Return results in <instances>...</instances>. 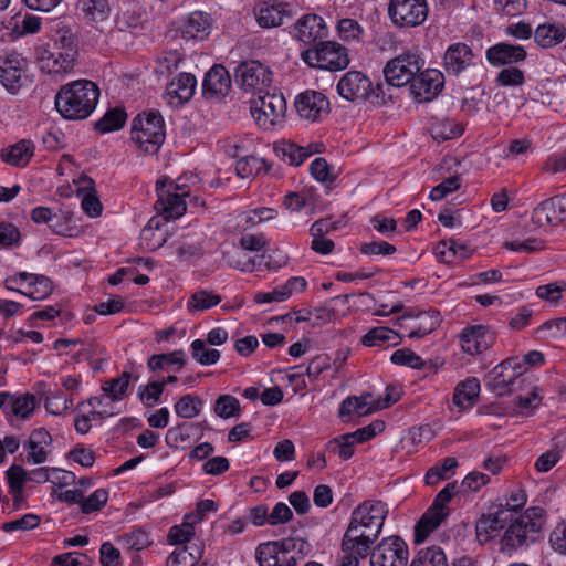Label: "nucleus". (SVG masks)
Returning <instances> with one entry per match:
<instances>
[{
	"label": "nucleus",
	"mask_w": 566,
	"mask_h": 566,
	"mask_svg": "<svg viewBox=\"0 0 566 566\" xmlns=\"http://www.w3.org/2000/svg\"><path fill=\"white\" fill-rule=\"evenodd\" d=\"M99 90L88 80H77L62 86L55 96V108L62 117L84 119L95 109Z\"/></svg>",
	"instance_id": "obj_1"
},
{
	"label": "nucleus",
	"mask_w": 566,
	"mask_h": 566,
	"mask_svg": "<svg viewBox=\"0 0 566 566\" xmlns=\"http://www.w3.org/2000/svg\"><path fill=\"white\" fill-rule=\"evenodd\" d=\"M197 182L193 175H184L176 180L164 177L156 182V209L166 219H177L186 212L185 198L191 193V187Z\"/></svg>",
	"instance_id": "obj_2"
},
{
	"label": "nucleus",
	"mask_w": 566,
	"mask_h": 566,
	"mask_svg": "<svg viewBox=\"0 0 566 566\" xmlns=\"http://www.w3.org/2000/svg\"><path fill=\"white\" fill-rule=\"evenodd\" d=\"M337 93L346 101H368L374 105H384L390 98L382 84L373 86L370 78L359 71H348L338 81Z\"/></svg>",
	"instance_id": "obj_3"
},
{
	"label": "nucleus",
	"mask_w": 566,
	"mask_h": 566,
	"mask_svg": "<svg viewBox=\"0 0 566 566\" xmlns=\"http://www.w3.org/2000/svg\"><path fill=\"white\" fill-rule=\"evenodd\" d=\"M132 140L146 154H156L165 140V123L158 111L138 114L132 123Z\"/></svg>",
	"instance_id": "obj_4"
},
{
	"label": "nucleus",
	"mask_w": 566,
	"mask_h": 566,
	"mask_svg": "<svg viewBox=\"0 0 566 566\" xmlns=\"http://www.w3.org/2000/svg\"><path fill=\"white\" fill-rule=\"evenodd\" d=\"M457 491V482H450L436 495L432 504L415 526V541L417 543L423 542L449 516L448 504Z\"/></svg>",
	"instance_id": "obj_5"
},
{
	"label": "nucleus",
	"mask_w": 566,
	"mask_h": 566,
	"mask_svg": "<svg viewBox=\"0 0 566 566\" xmlns=\"http://www.w3.org/2000/svg\"><path fill=\"white\" fill-rule=\"evenodd\" d=\"M303 61L311 67L340 71L348 66L347 49L337 42L321 41L302 52Z\"/></svg>",
	"instance_id": "obj_6"
},
{
	"label": "nucleus",
	"mask_w": 566,
	"mask_h": 566,
	"mask_svg": "<svg viewBox=\"0 0 566 566\" xmlns=\"http://www.w3.org/2000/svg\"><path fill=\"white\" fill-rule=\"evenodd\" d=\"M423 66L424 60L418 53L409 51L387 62L384 76L389 86L410 85Z\"/></svg>",
	"instance_id": "obj_7"
},
{
	"label": "nucleus",
	"mask_w": 566,
	"mask_h": 566,
	"mask_svg": "<svg viewBox=\"0 0 566 566\" xmlns=\"http://www.w3.org/2000/svg\"><path fill=\"white\" fill-rule=\"evenodd\" d=\"M251 114L255 123L264 130L282 123L286 112V101L282 94L266 92L251 103Z\"/></svg>",
	"instance_id": "obj_8"
},
{
	"label": "nucleus",
	"mask_w": 566,
	"mask_h": 566,
	"mask_svg": "<svg viewBox=\"0 0 566 566\" xmlns=\"http://www.w3.org/2000/svg\"><path fill=\"white\" fill-rule=\"evenodd\" d=\"M387 514L386 504L381 501H365L353 511L348 526L378 538Z\"/></svg>",
	"instance_id": "obj_9"
},
{
	"label": "nucleus",
	"mask_w": 566,
	"mask_h": 566,
	"mask_svg": "<svg viewBox=\"0 0 566 566\" xmlns=\"http://www.w3.org/2000/svg\"><path fill=\"white\" fill-rule=\"evenodd\" d=\"M427 0H389L388 17L397 28H416L428 18Z\"/></svg>",
	"instance_id": "obj_10"
},
{
	"label": "nucleus",
	"mask_w": 566,
	"mask_h": 566,
	"mask_svg": "<svg viewBox=\"0 0 566 566\" xmlns=\"http://www.w3.org/2000/svg\"><path fill=\"white\" fill-rule=\"evenodd\" d=\"M235 81L244 92L256 94L259 97L269 92L272 72L259 61H248L237 67Z\"/></svg>",
	"instance_id": "obj_11"
},
{
	"label": "nucleus",
	"mask_w": 566,
	"mask_h": 566,
	"mask_svg": "<svg viewBox=\"0 0 566 566\" xmlns=\"http://www.w3.org/2000/svg\"><path fill=\"white\" fill-rule=\"evenodd\" d=\"M376 539L371 534L348 526L340 545V566H359L360 560L371 554L370 548Z\"/></svg>",
	"instance_id": "obj_12"
},
{
	"label": "nucleus",
	"mask_w": 566,
	"mask_h": 566,
	"mask_svg": "<svg viewBox=\"0 0 566 566\" xmlns=\"http://www.w3.org/2000/svg\"><path fill=\"white\" fill-rule=\"evenodd\" d=\"M408 546L399 536L382 538L371 551L370 566H407Z\"/></svg>",
	"instance_id": "obj_13"
},
{
	"label": "nucleus",
	"mask_w": 566,
	"mask_h": 566,
	"mask_svg": "<svg viewBox=\"0 0 566 566\" xmlns=\"http://www.w3.org/2000/svg\"><path fill=\"white\" fill-rule=\"evenodd\" d=\"M444 87V75L436 69L420 71L409 86L412 98L418 103L433 101Z\"/></svg>",
	"instance_id": "obj_14"
},
{
	"label": "nucleus",
	"mask_w": 566,
	"mask_h": 566,
	"mask_svg": "<svg viewBox=\"0 0 566 566\" xmlns=\"http://www.w3.org/2000/svg\"><path fill=\"white\" fill-rule=\"evenodd\" d=\"M521 375L522 369L516 360L505 359L489 373L485 385L497 396H504L512 391L515 380Z\"/></svg>",
	"instance_id": "obj_15"
},
{
	"label": "nucleus",
	"mask_w": 566,
	"mask_h": 566,
	"mask_svg": "<svg viewBox=\"0 0 566 566\" xmlns=\"http://www.w3.org/2000/svg\"><path fill=\"white\" fill-rule=\"evenodd\" d=\"M494 342L495 334L485 325L465 326L459 334L461 349L471 356L483 354Z\"/></svg>",
	"instance_id": "obj_16"
},
{
	"label": "nucleus",
	"mask_w": 566,
	"mask_h": 566,
	"mask_svg": "<svg viewBox=\"0 0 566 566\" xmlns=\"http://www.w3.org/2000/svg\"><path fill=\"white\" fill-rule=\"evenodd\" d=\"M297 114L310 122L322 119L329 112L327 97L317 91H305L300 93L294 102Z\"/></svg>",
	"instance_id": "obj_17"
},
{
	"label": "nucleus",
	"mask_w": 566,
	"mask_h": 566,
	"mask_svg": "<svg viewBox=\"0 0 566 566\" xmlns=\"http://www.w3.org/2000/svg\"><path fill=\"white\" fill-rule=\"evenodd\" d=\"M255 558L259 566H295V557L290 554L282 539L259 544Z\"/></svg>",
	"instance_id": "obj_18"
},
{
	"label": "nucleus",
	"mask_w": 566,
	"mask_h": 566,
	"mask_svg": "<svg viewBox=\"0 0 566 566\" xmlns=\"http://www.w3.org/2000/svg\"><path fill=\"white\" fill-rule=\"evenodd\" d=\"M532 220L538 227L557 224L566 220V199L556 196L539 202L532 212Z\"/></svg>",
	"instance_id": "obj_19"
},
{
	"label": "nucleus",
	"mask_w": 566,
	"mask_h": 566,
	"mask_svg": "<svg viewBox=\"0 0 566 566\" xmlns=\"http://www.w3.org/2000/svg\"><path fill=\"white\" fill-rule=\"evenodd\" d=\"M52 442V436L46 429L32 430L23 444L27 451L25 462L29 464L44 463L51 452Z\"/></svg>",
	"instance_id": "obj_20"
},
{
	"label": "nucleus",
	"mask_w": 566,
	"mask_h": 566,
	"mask_svg": "<svg viewBox=\"0 0 566 566\" xmlns=\"http://www.w3.org/2000/svg\"><path fill=\"white\" fill-rule=\"evenodd\" d=\"M474 64L472 49L462 42L448 46L443 55V67L449 75L458 76Z\"/></svg>",
	"instance_id": "obj_21"
},
{
	"label": "nucleus",
	"mask_w": 566,
	"mask_h": 566,
	"mask_svg": "<svg viewBox=\"0 0 566 566\" xmlns=\"http://www.w3.org/2000/svg\"><path fill=\"white\" fill-rule=\"evenodd\" d=\"M25 60L17 52L0 56V81L3 86L14 93L21 86V76Z\"/></svg>",
	"instance_id": "obj_22"
},
{
	"label": "nucleus",
	"mask_w": 566,
	"mask_h": 566,
	"mask_svg": "<svg viewBox=\"0 0 566 566\" xmlns=\"http://www.w3.org/2000/svg\"><path fill=\"white\" fill-rule=\"evenodd\" d=\"M196 77L190 73H180L166 86L165 99L171 106H179L188 102L195 94Z\"/></svg>",
	"instance_id": "obj_23"
},
{
	"label": "nucleus",
	"mask_w": 566,
	"mask_h": 566,
	"mask_svg": "<svg viewBox=\"0 0 566 566\" xmlns=\"http://www.w3.org/2000/svg\"><path fill=\"white\" fill-rule=\"evenodd\" d=\"M527 52L522 45L501 42L490 46L485 52L488 62L495 67L511 65L526 59Z\"/></svg>",
	"instance_id": "obj_24"
},
{
	"label": "nucleus",
	"mask_w": 566,
	"mask_h": 566,
	"mask_svg": "<svg viewBox=\"0 0 566 566\" xmlns=\"http://www.w3.org/2000/svg\"><path fill=\"white\" fill-rule=\"evenodd\" d=\"M327 28L324 19L317 14L303 15L295 23V38L306 44L315 43L325 38Z\"/></svg>",
	"instance_id": "obj_25"
},
{
	"label": "nucleus",
	"mask_w": 566,
	"mask_h": 566,
	"mask_svg": "<svg viewBox=\"0 0 566 566\" xmlns=\"http://www.w3.org/2000/svg\"><path fill=\"white\" fill-rule=\"evenodd\" d=\"M231 88V77L222 65H214L206 74L202 83V93L207 98H221Z\"/></svg>",
	"instance_id": "obj_26"
},
{
	"label": "nucleus",
	"mask_w": 566,
	"mask_h": 566,
	"mask_svg": "<svg viewBox=\"0 0 566 566\" xmlns=\"http://www.w3.org/2000/svg\"><path fill=\"white\" fill-rule=\"evenodd\" d=\"M255 18L260 27L275 28L291 18V10L287 3L265 1L255 9Z\"/></svg>",
	"instance_id": "obj_27"
},
{
	"label": "nucleus",
	"mask_w": 566,
	"mask_h": 566,
	"mask_svg": "<svg viewBox=\"0 0 566 566\" xmlns=\"http://www.w3.org/2000/svg\"><path fill=\"white\" fill-rule=\"evenodd\" d=\"M212 18L202 11L191 12L181 25V34L187 40H205L211 32Z\"/></svg>",
	"instance_id": "obj_28"
},
{
	"label": "nucleus",
	"mask_w": 566,
	"mask_h": 566,
	"mask_svg": "<svg viewBox=\"0 0 566 566\" xmlns=\"http://www.w3.org/2000/svg\"><path fill=\"white\" fill-rule=\"evenodd\" d=\"M409 319V317L403 316L398 323L400 327H408L410 329L407 334L409 338H421L433 332L440 324V315L436 311L419 313L413 319H411V325L406 326L405 322Z\"/></svg>",
	"instance_id": "obj_29"
},
{
	"label": "nucleus",
	"mask_w": 566,
	"mask_h": 566,
	"mask_svg": "<svg viewBox=\"0 0 566 566\" xmlns=\"http://www.w3.org/2000/svg\"><path fill=\"white\" fill-rule=\"evenodd\" d=\"M511 521L512 523L509 525L501 539L502 551L507 553L523 546L535 535V533L528 530V526L524 522H521L520 517Z\"/></svg>",
	"instance_id": "obj_30"
},
{
	"label": "nucleus",
	"mask_w": 566,
	"mask_h": 566,
	"mask_svg": "<svg viewBox=\"0 0 566 566\" xmlns=\"http://www.w3.org/2000/svg\"><path fill=\"white\" fill-rule=\"evenodd\" d=\"M18 276L21 282H28L29 290L27 292L19 291V293L30 297L34 301H41L49 297L53 291L52 281L44 276L28 272H20Z\"/></svg>",
	"instance_id": "obj_31"
},
{
	"label": "nucleus",
	"mask_w": 566,
	"mask_h": 566,
	"mask_svg": "<svg viewBox=\"0 0 566 566\" xmlns=\"http://www.w3.org/2000/svg\"><path fill=\"white\" fill-rule=\"evenodd\" d=\"M376 411L375 403L373 401L371 394L367 392L361 395L360 397L350 396L346 398L339 407L338 415L339 417L346 421V417H350L352 415L357 416H367Z\"/></svg>",
	"instance_id": "obj_32"
},
{
	"label": "nucleus",
	"mask_w": 566,
	"mask_h": 566,
	"mask_svg": "<svg viewBox=\"0 0 566 566\" xmlns=\"http://www.w3.org/2000/svg\"><path fill=\"white\" fill-rule=\"evenodd\" d=\"M565 38L566 27L563 23H543L534 31V40L543 49L554 48Z\"/></svg>",
	"instance_id": "obj_33"
},
{
	"label": "nucleus",
	"mask_w": 566,
	"mask_h": 566,
	"mask_svg": "<svg viewBox=\"0 0 566 566\" xmlns=\"http://www.w3.org/2000/svg\"><path fill=\"white\" fill-rule=\"evenodd\" d=\"M480 394V381L469 377L459 382L454 389L453 403L462 409L472 407Z\"/></svg>",
	"instance_id": "obj_34"
},
{
	"label": "nucleus",
	"mask_w": 566,
	"mask_h": 566,
	"mask_svg": "<svg viewBox=\"0 0 566 566\" xmlns=\"http://www.w3.org/2000/svg\"><path fill=\"white\" fill-rule=\"evenodd\" d=\"M75 59L62 51L48 52L41 57V69L49 74H64L70 72Z\"/></svg>",
	"instance_id": "obj_35"
},
{
	"label": "nucleus",
	"mask_w": 566,
	"mask_h": 566,
	"mask_svg": "<svg viewBox=\"0 0 566 566\" xmlns=\"http://www.w3.org/2000/svg\"><path fill=\"white\" fill-rule=\"evenodd\" d=\"M34 146L33 143L27 139H22L17 144L2 150L1 157L3 161L9 165L23 167L28 165L31 157L33 156Z\"/></svg>",
	"instance_id": "obj_36"
},
{
	"label": "nucleus",
	"mask_w": 566,
	"mask_h": 566,
	"mask_svg": "<svg viewBox=\"0 0 566 566\" xmlns=\"http://www.w3.org/2000/svg\"><path fill=\"white\" fill-rule=\"evenodd\" d=\"M274 150L283 161L291 166H300L312 155L311 150L290 142L275 145Z\"/></svg>",
	"instance_id": "obj_37"
},
{
	"label": "nucleus",
	"mask_w": 566,
	"mask_h": 566,
	"mask_svg": "<svg viewBox=\"0 0 566 566\" xmlns=\"http://www.w3.org/2000/svg\"><path fill=\"white\" fill-rule=\"evenodd\" d=\"M365 346H381L388 344L397 346L401 342V336L388 327H375L364 335L361 339Z\"/></svg>",
	"instance_id": "obj_38"
},
{
	"label": "nucleus",
	"mask_w": 566,
	"mask_h": 566,
	"mask_svg": "<svg viewBox=\"0 0 566 566\" xmlns=\"http://www.w3.org/2000/svg\"><path fill=\"white\" fill-rule=\"evenodd\" d=\"M510 510L497 509L494 513L484 514L478 521L476 533L489 535L493 532L504 528L505 523L511 520Z\"/></svg>",
	"instance_id": "obj_39"
},
{
	"label": "nucleus",
	"mask_w": 566,
	"mask_h": 566,
	"mask_svg": "<svg viewBox=\"0 0 566 566\" xmlns=\"http://www.w3.org/2000/svg\"><path fill=\"white\" fill-rule=\"evenodd\" d=\"M127 119V114L122 108H112L107 111L104 116L96 122L95 128L102 133H109L120 129Z\"/></svg>",
	"instance_id": "obj_40"
},
{
	"label": "nucleus",
	"mask_w": 566,
	"mask_h": 566,
	"mask_svg": "<svg viewBox=\"0 0 566 566\" xmlns=\"http://www.w3.org/2000/svg\"><path fill=\"white\" fill-rule=\"evenodd\" d=\"M410 566H448V563L444 552L438 546H431L419 551Z\"/></svg>",
	"instance_id": "obj_41"
},
{
	"label": "nucleus",
	"mask_w": 566,
	"mask_h": 566,
	"mask_svg": "<svg viewBox=\"0 0 566 566\" xmlns=\"http://www.w3.org/2000/svg\"><path fill=\"white\" fill-rule=\"evenodd\" d=\"M221 297L207 290L195 292L187 302V310L190 313L206 311L220 303Z\"/></svg>",
	"instance_id": "obj_42"
},
{
	"label": "nucleus",
	"mask_w": 566,
	"mask_h": 566,
	"mask_svg": "<svg viewBox=\"0 0 566 566\" xmlns=\"http://www.w3.org/2000/svg\"><path fill=\"white\" fill-rule=\"evenodd\" d=\"M458 467L455 458H444L440 463L436 464L426 473L424 480L428 485H436L440 481L450 478V471Z\"/></svg>",
	"instance_id": "obj_43"
},
{
	"label": "nucleus",
	"mask_w": 566,
	"mask_h": 566,
	"mask_svg": "<svg viewBox=\"0 0 566 566\" xmlns=\"http://www.w3.org/2000/svg\"><path fill=\"white\" fill-rule=\"evenodd\" d=\"M185 356V352L181 349L167 354H156L148 359L147 366L151 371L164 369L167 365H179L181 367L186 364Z\"/></svg>",
	"instance_id": "obj_44"
},
{
	"label": "nucleus",
	"mask_w": 566,
	"mask_h": 566,
	"mask_svg": "<svg viewBox=\"0 0 566 566\" xmlns=\"http://www.w3.org/2000/svg\"><path fill=\"white\" fill-rule=\"evenodd\" d=\"M202 400L191 395L182 396L174 406L177 416L184 419H192L200 413Z\"/></svg>",
	"instance_id": "obj_45"
},
{
	"label": "nucleus",
	"mask_w": 566,
	"mask_h": 566,
	"mask_svg": "<svg viewBox=\"0 0 566 566\" xmlns=\"http://www.w3.org/2000/svg\"><path fill=\"white\" fill-rule=\"evenodd\" d=\"M266 163L262 158L247 156L239 159L235 164V170L241 178H250L260 171H266Z\"/></svg>",
	"instance_id": "obj_46"
},
{
	"label": "nucleus",
	"mask_w": 566,
	"mask_h": 566,
	"mask_svg": "<svg viewBox=\"0 0 566 566\" xmlns=\"http://www.w3.org/2000/svg\"><path fill=\"white\" fill-rule=\"evenodd\" d=\"M129 380L130 373L124 371L118 378L105 381L102 389L112 401H119L129 386Z\"/></svg>",
	"instance_id": "obj_47"
},
{
	"label": "nucleus",
	"mask_w": 566,
	"mask_h": 566,
	"mask_svg": "<svg viewBox=\"0 0 566 566\" xmlns=\"http://www.w3.org/2000/svg\"><path fill=\"white\" fill-rule=\"evenodd\" d=\"M77 195L81 197L82 209L88 217L96 218L101 216L103 207L93 188H80Z\"/></svg>",
	"instance_id": "obj_48"
},
{
	"label": "nucleus",
	"mask_w": 566,
	"mask_h": 566,
	"mask_svg": "<svg viewBox=\"0 0 566 566\" xmlns=\"http://www.w3.org/2000/svg\"><path fill=\"white\" fill-rule=\"evenodd\" d=\"M463 133L462 124L454 119L447 118L438 123L432 129V136L438 140H448L461 136Z\"/></svg>",
	"instance_id": "obj_49"
},
{
	"label": "nucleus",
	"mask_w": 566,
	"mask_h": 566,
	"mask_svg": "<svg viewBox=\"0 0 566 566\" xmlns=\"http://www.w3.org/2000/svg\"><path fill=\"white\" fill-rule=\"evenodd\" d=\"M140 240H142V244L146 249H148L150 251H155V250L159 249L160 247H163V244L165 243V241H166L165 231L161 230L158 227V224L156 227H153L151 222H150L147 227H145L142 230Z\"/></svg>",
	"instance_id": "obj_50"
},
{
	"label": "nucleus",
	"mask_w": 566,
	"mask_h": 566,
	"mask_svg": "<svg viewBox=\"0 0 566 566\" xmlns=\"http://www.w3.org/2000/svg\"><path fill=\"white\" fill-rule=\"evenodd\" d=\"M192 356L201 365L210 366L216 364L220 358L218 349H207L202 339H195L191 343Z\"/></svg>",
	"instance_id": "obj_51"
},
{
	"label": "nucleus",
	"mask_w": 566,
	"mask_h": 566,
	"mask_svg": "<svg viewBox=\"0 0 566 566\" xmlns=\"http://www.w3.org/2000/svg\"><path fill=\"white\" fill-rule=\"evenodd\" d=\"M355 442L353 439H346V433L329 440L326 444L327 451L337 454L344 461L350 459L354 454Z\"/></svg>",
	"instance_id": "obj_52"
},
{
	"label": "nucleus",
	"mask_w": 566,
	"mask_h": 566,
	"mask_svg": "<svg viewBox=\"0 0 566 566\" xmlns=\"http://www.w3.org/2000/svg\"><path fill=\"white\" fill-rule=\"evenodd\" d=\"M214 412L223 419L238 417L240 412V402L233 396L222 395L216 401Z\"/></svg>",
	"instance_id": "obj_53"
},
{
	"label": "nucleus",
	"mask_w": 566,
	"mask_h": 566,
	"mask_svg": "<svg viewBox=\"0 0 566 566\" xmlns=\"http://www.w3.org/2000/svg\"><path fill=\"white\" fill-rule=\"evenodd\" d=\"M181 60V55L177 51L166 52L157 60L156 74L160 77L172 74L178 69Z\"/></svg>",
	"instance_id": "obj_54"
},
{
	"label": "nucleus",
	"mask_w": 566,
	"mask_h": 566,
	"mask_svg": "<svg viewBox=\"0 0 566 566\" xmlns=\"http://www.w3.org/2000/svg\"><path fill=\"white\" fill-rule=\"evenodd\" d=\"M7 479L13 493V499L18 501L22 496L25 484V470L21 465L14 464L7 470Z\"/></svg>",
	"instance_id": "obj_55"
},
{
	"label": "nucleus",
	"mask_w": 566,
	"mask_h": 566,
	"mask_svg": "<svg viewBox=\"0 0 566 566\" xmlns=\"http://www.w3.org/2000/svg\"><path fill=\"white\" fill-rule=\"evenodd\" d=\"M192 520H187L181 525L172 526L168 533V539L171 544H186L195 535V527Z\"/></svg>",
	"instance_id": "obj_56"
},
{
	"label": "nucleus",
	"mask_w": 566,
	"mask_h": 566,
	"mask_svg": "<svg viewBox=\"0 0 566 566\" xmlns=\"http://www.w3.org/2000/svg\"><path fill=\"white\" fill-rule=\"evenodd\" d=\"M56 51L67 53L71 57L75 59L77 55V43L74 34L70 29H60L56 33L55 40Z\"/></svg>",
	"instance_id": "obj_57"
},
{
	"label": "nucleus",
	"mask_w": 566,
	"mask_h": 566,
	"mask_svg": "<svg viewBox=\"0 0 566 566\" xmlns=\"http://www.w3.org/2000/svg\"><path fill=\"white\" fill-rule=\"evenodd\" d=\"M566 291V282H553L545 285H539L536 289V296L545 300L552 304H557L562 298V293Z\"/></svg>",
	"instance_id": "obj_58"
},
{
	"label": "nucleus",
	"mask_w": 566,
	"mask_h": 566,
	"mask_svg": "<svg viewBox=\"0 0 566 566\" xmlns=\"http://www.w3.org/2000/svg\"><path fill=\"white\" fill-rule=\"evenodd\" d=\"M73 406V399L63 397L60 390L45 399V409L48 412L60 416L66 412Z\"/></svg>",
	"instance_id": "obj_59"
},
{
	"label": "nucleus",
	"mask_w": 566,
	"mask_h": 566,
	"mask_svg": "<svg viewBox=\"0 0 566 566\" xmlns=\"http://www.w3.org/2000/svg\"><path fill=\"white\" fill-rule=\"evenodd\" d=\"M544 509L534 506L527 509L524 514L520 515L518 517L521 518L522 523L524 522L528 526L531 532L537 534L544 525Z\"/></svg>",
	"instance_id": "obj_60"
},
{
	"label": "nucleus",
	"mask_w": 566,
	"mask_h": 566,
	"mask_svg": "<svg viewBox=\"0 0 566 566\" xmlns=\"http://www.w3.org/2000/svg\"><path fill=\"white\" fill-rule=\"evenodd\" d=\"M108 500V491L106 489L95 490L88 497L83 496L82 512L90 514L99 511Z\"/></svg>",
	"instance_id": "obj_61"
},
{
	"label": "nucleus",
	"mask_w": 566,
	"mask_h": 566,
	"mask_svg": "<svg viewBox=\"0 0 566 566\" xmlns=\"http://www.w3.org/2000/svg\"><path fill=\"white\" fill-rule=\"evenodd\" d=\"M201 557V549L193 547V552L189 551L188 546L176 549L170 558L172 563L181 566H193Z\"/></svg>",
	"instance_id": "obj_62"
},
{
	"label": "nucleus",
	"mask_w": 566,
	"mask_h": 566,
	"mask_svg": "<svg viewBox=\"0 0 566 566\" xmlns=\"http://www.w3.org/2000/svg\"><path fill=\"white\" fill-rule=\"evenodd\" d=\"M549 545L556 553L566 555V522L558 523L549 534Z\"/></svg>",
	"instance_id": "obj_63"
},
{
	"label": "nucleus",
	"mask_w": 566,
	"mask_h": 566,
	"mask_svg": "<svg viewBox=\"0 0 566 566\" xmlns=\"http://www.w3.org/2000/svg\"><path fill=\"white\" fill-rule=\"evenodd\" d=\"M88 557L78 552L56 555L51 566H87Z\"/></svg>",
	"instance_id": "obj_64"
}]
</instances>
